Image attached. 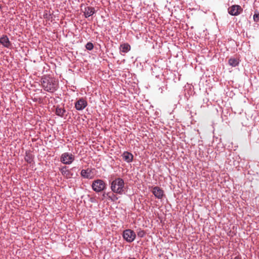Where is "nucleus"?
Wrapping results in <instances>:
<instances>
[{
    "mask_svg": "<svg viewBox=\"0 0 259 259\" xmlns=\"http://www.w3.org/2000/svg\"><path fill=\"white\" fill-rule=\"evenodd\" d=\"M41 84L46 91L50 93L55 92L58 88L57 80L53 78H44L42 79Z\"/></svg>",
    "mask_w": 259,
    "mask_h": 259,
    "instance_id": "nucleus-1",
    "label": "nucleus"
},
{
    "mask_svg": "<svg viewBox=\"0 0 259 259\" xmlns=\"http://www.w3.org/2000/svg\"><path fill=\"white\" fill-rule=\"evenodd\" d=\"M124 182L122 179L116 178L111 183V189L113 193L122 194L124 192Z\"/></svg>",
    "mask_w": 259,
    "mask_h": 259,
    "instance_id": "nucleus-2",
    "label": "nucleus"
},
{
    "mask_svg": "<svg viewBox=\"0 0 259 259\" xmlns=\"http://www.w3.org/2000/svg\"><path fill=\"white\" fill-rule=\"evenodd\" d=\"M92 187L95 192H100L106 188V184L103 180L98 179L93 182Z\"/></svg>",
    "mask_w": 259,
    "mask_h": 259,
    "instance_id": "nucleus-3",
    "label": "nucleus"
},
{
    "mask_svg": "<svg viewBox=\"0 0 259 259\" xmlns=\"http://www.w3.org/2000/svg\"><path fill=\"white\" fill-rule=\"evenodd\" d=\"M74 160V155L68 152L63 153L60 157V161L64 164H70Z\"/></svg>",
    "mask_w": 259,
    "mask_h": 259,
    "instance_id": "nucleus-4",
    "label": "nucleus"
},
{
    "mask_svg": "<svg viewBox=\"0 0 259 259\" xmlns=\"http://www.w3.org/2000/svg\"><path fill=\"white\" fill-rule=\"evenodd\" d=\"M122 236L127 242H132L136 238V233L131 229H126L123 232Z\"/></svg>",
    "mask_w": 259,
    "mask_h": 259,
    "instance_id": "nucleus-5",
    "label": "nucleus"
},
{
    "mask_svg": "<svg viewBox=\"0 0 259 259\" xmlns=\"http://www.w3.org/2000/svg\"><path fill=\"white\" fill-rule=\"evenodd\" d=\"M243 11L241 6L239 5H233L228 8V13L232 16H237Z\"/></svg>",
    "mask_w": 259,
    "mask_h": 259,
    "instance_id": "nucleus-6",
    "label": "nucleus"
},
{
    "mask_svg": "<svg viewBox=\"0 0 259 259\" xmlns=\"http://www.w3.org/2000/svg\"><path fill=\"white\" fill-rule=\"evenodd\" d=\"M88 105L87 102L83 98L79 99L75 104V107L77 110H82Z\"/></svg>",
    "mask_w": 259,
    "mask_h": 259,
    "instance_id": "nucleus-7",
    "label": "nucleus"
},
{
    "mask_svg": "<svg viewBox=\"0 0 259 259\" xmlns=\"http://www.w3.org/2000/svg\"><path fill=\"white\" fill-rule=\"evenodd\" d=\"M152 193L155 197L159 199H162L164 195L163 191L162 190V189L157 186L153 187Z\"/></svg>",
    "mask_w": 259,
    "mask_h": 259,
    "instance_id": "nucleus-8",
    "label": "nucleus"
},
{
    "mask_svg": "<svg viewBox=\"0 0 259 259\" xmlns=\"http://www.w3.org/2000/svg\"><path fill=\"white\" fill-rule=\"evenodd\" d=\"M0 44L7 48H9L12 45L8 37L6 35H3L0 37Z\"/></svg>",
    "mask_w": 259,
    "mask_h": 259,
    "instance_id": "nucleus-9",
    "label": "nucleus"
},
{
    "mask_svg": "<svg viewBox=\"0 0 259 259\" xmlns=\"http://www.w3.org/2000/svg\"><path fill=\"white\" fill-rule=\"evenodd\" d=\"M122 158L124 161L127 162H131L133 161V155L127 151H125L122 155Z\"/></svg>",
    "mask_w": 259,
    "mask_h": 259,
    "instance_id": "nucleus-10",
    "label": "nucleus"
},
{
    "mask_svg": "<svg viewBox=\"0 0 259 259\" xmlns=\"http://www.w3.org/2000/svg\"><path fill=\"white\" fill-rule=\"evenodd\" d=\"M60 171L62 175L67 179L71 178L72 176V174L70 170L67 169L66 166H63L60 169Z\"/></svg>",
    "mask_w": 259,
    "mask_h": 259,
    "instance_id": "nucleus-11",
    "label": "nucleus"
},
{
    "mask_svg": "<svg viewBox=\"0 0 259 259\" xmlns=\"http://www.w3.org/2000/svg\"><path fill=\"white\" fill-rule=\"evenodd\" d=\"M91 172H92V170L88 168L87 169L81 170L80 175H81V177H82L83 178H84L85 179H91L92 178Z\"/></svg>",
    "mask_w": 259,
    "mask_h": 259,
    "instance_id": "nucleus-12",
    "label": "nucleus"
},
{
    "mask_svg": "<svg viewBox=\"0 0 259 259\" xmlns=\"http://www.w3.org/2000/svg\"><path fill=\"white\" fill-rule=\"evenodd\" d=\"M95 8L92 7H87L85 8L84 11V14L86 18L92 16L95 13Z\"/></svg>",
    "mask_w": 259,
    "mask_h": 259,
    "instance_id": "nucleus-13",
    "label": "nucleus"
},
{
    "mask_svg": "<svg viewBox=\"0 0 259 259\" xmlns=\"http://www.w3.org/2000/svg\"><path fill=\"white\" fill-rule=\"evenodd\" d=\"M228 63L232 67H236L239 63V59L237 58H231L229 59Z\"/></svg>",
    "mask_w": 259,
    "mask_h": 259,
    "instance_id": "nucleus-14",
    "label": "nucleus"
},
{
    "mask_svg": "<svg viewBox=\"0 0 259 259\" xmlns=\"http://www.w3.org/2000/svg\"><path fill=\"white\" fill-rule=\"evenodd\" d=\"M120 51L124 53L128 52L131 49V46L128 44H123L120 46Z\"/></svg>",
    "mask_w": 259,
    "mask_h": 259,
    "instance_id": "nucleus-15",
    "label": "nucleus"
},
{
    "mask_svg": "<svg viewBox=\"0 0 259 259\" xmlns=\"http://www.w3.org/2000/svg\"><path fill=\"white\" fill-rule=\"evenodd\" d=\"M66 112V110L63 108L57 106L56 108V114L59 116L63 117Z\"/></svg>",
    "mask_w": 259,
    "mask_h": 259,
    "instance_id": "nucleus-16",
    "label": "nucleus"
},
{
    "mask_svg": "<svg viewBox=\"0 0 259 259\" xmlns=\"http://www.w3.org/2000/svg\"><path fill=\"white\" fill-rule=\"evenodd\" d=\"M25 160L29 163H31L33 159V155L29 152L26 151L25 153Z\"/></svg>",
    "mask_w": 259,
    "mask_h": 259,
    "instance_id": "nucleus-17",
    "label": "nucleus"
},
{
    "mask_svg": "<svg viewBox=\"0 0 259 259\" xmlns=\"http://www.w3.org/2000/svg\"><path fill=\"white\" fill-rule=\"evenodd\" d=\"M85 48L88 50H92L94 48V45L93 43L91 42H88L85 45Z\"/></svg>",
    "mask_w": 259,
    "mask_h": 259,
    "instance_id": "nucleus-18",
    "label": "nucleus"
},
{
    "mask_svg": "<svg viewBox=\"0 0 259 259\" xmlns=\"http://www.w3.org/2000/svg\"><path fill=\"white\" fill-rule=\"evenodd\" d=\"M253 20L256 22L259 21V13L257 12H255L253 15Z\"/></svg>",
    "mask_w": 259,
    "mask_h": 259,
    "instance_id": "nucleus-19",
    "label": "nucleus"
},
{
    "mask_svg": "<svg viewBox=\"0 0 259 259\" xmlns=\"http://www.w3.org/2000/svg\"><path fill=\"white\" fill-rule=\"evenodd\" d=\"M137 235L139 237H143L145 235V232L143 230H140L138 232Z\"/></svg>",
    "mask_w": 259,
    "mask_h": 259,
    "instance_id": "nucleus-20",
    "label": "nucleus"
},
{
    "mask_svg": "<svg viewBox=\"0 0 259 259\" xmlns=\"http://www.w3.org/2000/svg\"><path fill=\"white\" fill-rule=\"evenodd\" d=\"M234 259H241V258L239 256H237L235 257Z\"/></svg>",
    "mask_w": 259,
    "mask_h": 259,
    "instance_id": "nucleus-21",
    "label": "nucleus"
},
{
    "mask_svg": "<svg viewBox=\"0 0 259 259\" xmlns=\"http://www.w3.org/2000/svg\"><path fill=\"white\" fill-rule=\"evenodd\" d=\"M112 196H112V198H115V199H117V198L116 197V196H115L114 194H112Z\"/></svg>",
    "mask_w": 259,
    "mask_h": 259,
    "instance_id": "nucleus-22",
    "label": "nucleus"
},
{
    "mask_svg": "<svg viewBox=\"0 0 259 259\" xmlns=\"http://www.w3.org/2000/svg\"><path fill=\"white\" fill-rule=\"evenodd\" d=\"M112 196H112V198H115V199H117V198L116 197V196H115L114 194H112Z\"/></svg>",
    "mask_w": 259,
    "mask_h": 259,
    "instance_id": "nucleus-23",
    "label": "nucleus"
},
{
    "mask_svg": "<svg viewBox=\"0 0 259 259\" xmlns=\"http://www.w3.org/2000/svg\"><path fill=\"white\" fill-rule=\"evenodd\" d=\"M109 197L111 199V200H114V199H113L111 196H109Z\"/></svg>",
    "mask_w": 259,
    "mask_h": 259,
    "instance_id": "nucleus-24",
    "label": "nucleus"
},
{
    "mask_svg": "<svg viewBox=\"0 0 259 259\" xmlns=\"http://www.w3.org/2000/svg\"><path fill=\"white\" fill-rule=\"evenodd\" d=\"M128 259H136V258L135 257H130Z\"/></svg>",
    "mask_w": 259,
    "mask_h": 259,
    "instance_id": "nucleus-25",
    "label": "nucleus"
},
{
    "mask_svg": "<svg viewBox=\"0 0 259 259\" xmlns=\"http://www.w3.org/2000/svg\"><path fill=\"white\" fill-rule=\"evenodd\" d=\"M0 9H1V6H0Z\"/></svg>",
    "mask_w": 259,
    "mask_h": 259,
    "instance_id": "nucleus-26",
    "label": "nucleus"
}]
</instances>
